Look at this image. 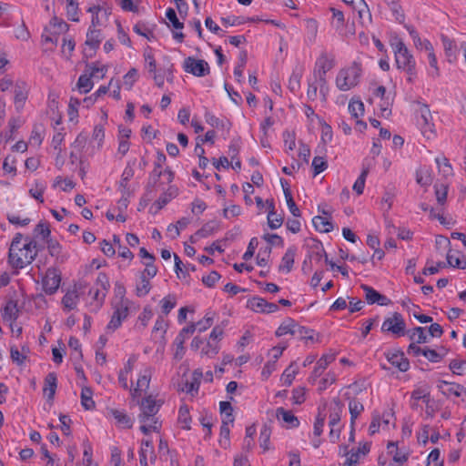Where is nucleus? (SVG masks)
Instances as JSON below:
<instances>
[{
	"instance_id": "nucleus-63",
	"label": "nucleus",
	"mask_w": 466,
	"mask_h": 466,
	"mask_svg": "<svg viewBox=\"0 0 466 466\" xmlns=\"http://www.w3.org/2000/svg\"><path fill=\"white\" fill-rule=\"evenodd\" d=\"M410 338L412 342L417 344L426 343L429 340L428 335L425 333L424 329L421 327L415 328L413 330H411Z\"/></svg>"
},
{
	"instance_id": "nucleus-41",
	"label": "nucleus",
	"mask_w": 466,
	"mask_h": 466,
	"mask_svg": "<svg viewBox=\"0 0 466 466\" xmlns=\"http://www.w3.org/2000/svg\"><path fill=\"white\" fill-rule=\"evenodd\" d=\"M94 392L89 387H83L81 390V405L86 410H94L96 402L93 399Z\"/></svg>"
},
{
	"instance_id": "nucleus-44",
	"label": "nucleus",
	"mask_w": 466,
	"mask_h": 466,
	"mask_svg": "<svg viewBox=\"0 0 466 466\" xmlns=\"http://www.w3.org/2000/svg\"><path fill=\"white\" fill-rule=\"evenodd\" d=\"M369 451V446L364 444L362 447H359L356 451H353L347 458L342 466H356L360 459L365 456Z\"/></svg>"
},
{
	"instance_id": "nucleus-20",
	"label": "nucleus",
	"mask_w": 466,
	"mask_h": 466,
	"mask_svg": "<svg viewBox=\"0 0 466 466\" xmlns=\"http://www.w3.org/2000/svg\"><path fill=\"white\" fill-rule=\"evenodd\" d=\"M314 228L319 232L328 233L333 229L331 221V210L321 209V215L316 216L312 219Z\"/></svg>"
},
{
	"instance_id": "nucleus-29",
	"label": "nucleus",
	"mask_w": 466,
	"mask_h": 466,
	"mask_svg": "<svg viewBox=\"0 0 466 466\" xmlns=\"http://www.w3.org/2000/svg\"><path fill=\"white\" fill-rule=\"evenodd\" d=\"M154 437L151 439H144L140 450V464L147 466L148 461L152 462L155 460L154 450L152 446Z\"/></svg>"
},
{
	"instance_id": "nucleus-9",
	"label": "nucleus",
	"mask_w": 466,
	"mask_h": 466,
	"mask_svg": "<svg viewBox=\"0 0 466 466\" xmlns=\"http://www.w3.org/2000/svg\"><path fill=\"white\" fill-rule=\"evenodd\" d=\"M329 425L330 427L329 439L332 442H336L339 437V427L338 426V423L343 411V405L339 400L334 399L330 403H329Z\"/></svg>"
},
{
	"instance_id": "nucleus-60",
	"label": "nucleus",
	"mask_w": 466,
	"mask_h": 466,
	"mask_svg": "<svg viewBox=\"0 0 466 466\" xmlns=\"http://www.w3.org/2000/svg\"><path fill=\"white\" fill-rule=\"evenodd\" d=\"M356 9L360 23L364 25H370L371 23V15L365 1L362 2V5H359Z\"/></svg>"
},
{
	"instance_id": "nucleus-21",
	"label": "nucleus",
	"mask_w": 466,
	"mask_h": 466,
	"mask_svg": "<svg viewBox=\"0 0 466 466\" xmlns=\"http://www.w3.org/2000/svg\"><path fill=\"white\" fill-rule=\"evenodd\" d=\"M108 288L109 281L107 277L105 274L100 273L97 277L96 289L90 290L93 299L97 302L98 306L103 302Z\"/></svg>"
},
{
	"instance_id": "nucleus-40",
	"label": "nucleus",
	"mask_w": 466,
	"mask_h": 466,
	"mask_svg": "<svg viewBox=\"0 0 466 466\" xmlns=\"http://www.w3.org/2000/svg\"><path fill=\"white\" fill-rule=\"evenodd\" d=\"M296 250L293 248H289L284 254L281 262L279 264V270L285 273H289L293 267L295 260Z\"/></svg>"
},
{
	"instance_id": "nucleus-15",
	"label": "nucleus",
	"mask_w": 466,
	"mask_h": 466,
	"mask_svg": "<svg viewBox=\"0 0 466 466\" xmlns=\"http://www.w3.org/2000/svg\"><path fill=\"white\" fill-rule=\"evenodd\" d=\"M85 285L83 283L75 284L69 289L62 299L64 309L72 310L76 308L80 295L84 292Z\"/></svg>"
},
{
	"instance_id": "nucleus-45",
	"label": "nucleus",
	"mask_w": 466,
	"mask_h": 466,
	"mask_svg": "<svg viewBox=\"0 0 466 466\" xmlns=\"http://www.w3.org/2000/svg\"><path fill=\"white\" fill-rule=\"evenodd\" d=\"M416 182L421 187H428L432 182L431 169L427 167H420L416 171Z\"/></svg>"
},
{
	"instance_id": "nucleus-26",
	"label": "nucleus",
	"mask_w": 466,
	"mask_h": 466,
	"mask_svg": "<svg viewBox=\"0 0 466 466\" xmlns=\"http://www.w3.org/2000/svg\"><path fill=\"white\" fill-rule=\"evenodd\" d=\"M388 361L398 368L400 371L408 370L410 363L404 357V353L400 350H390L386 354Z\"/></svg>"
},
{
	"instance_id": "nucleus-50",
	"label": "nucleus",
	"mask_w": 466,
	"mask_h": 466,
	"mask_svg": "<svg viewBox=\"0 0 466 466\" xmlns=\"http://www.w3.org/2000/svg\"><path fill=\"white\" fill-rule=\"evenodd\" d=\"M46 184L42 181H35L29 187V195L38 200L40 203L44 202L43 194L46 190Z\"/></svg>"
},
{
	"instance_id": "nucleus-3",
	"label": "nucleus",
	"mask_w": 466,
	"mask_h": 466,
	"mask_svg": "<svg viewBox=\"0 0 466 466\" xmlns=\"http://www.w3.org/2000/svg\"><path fill=\"white\" fill-rule=\"evenodd\" d=\"M35 244L27 238L17 235L9 248V261L17 268L29 265L36 256Z\"/></svg>"
},
{
	"instance_id": "nucleus-34",
	"label": "nucleus",
	"mask_w": 466,
	"mask_h": 466,
	"mask_svg": "<svg viewBox=\"0 0 466 466\" xmlns=\"http://www.w3.org/2000/svg\"><path fill=\"white\" fill-rule=\"evenodd\" d=\"M437 387L441 391V393L446 396L454 395L456 397H460L462 395V392L464 391L463 387H461V385L450 383L445 380L440 381Z\"/></svg>"
},
{
	"instance_id": "nucleus-7",
	"label": "nucleus",
	"mask_w": 466,
	"mask_h": 466,
	"mask_svg": "<svg viewBox=\"0 0 466 466\" xmlns=\"http://www.w3.org/2000/svg\"><path fill=\"white\" fill-rule=\"evenodd\" d=\"M416 112L418 125L420 127L422 135L427 139L433 138L436 135V131L430 108L426 105H419Z\"/></svg>"
},
{
	"instance_id": "nucleus-46",
	"label": "nucleus",
	"mask_w": 466,
	"mask_h": 466,
	"mask_svg": "<svg viewBox=\"0 0 466 466\" xmlns=\"http://www.w3.org/2000/svg\"><path fill=\"white\" fill-rule=\"evenodd\" d=\"M93 86L92 78L86 69L85 73L82 74L77 80L76 89L82 94H86L93 88Z\"/></svg>"
},
{
	"instance_id": "nucleus-56",
	"label": "nucleus",
	"mask_w": 466,
	"mask_h": 466,
	"mask_svg": "<svg viewBox=\"0 0 466 466\" xmlns=\"http://www.w3.org/2000/svg\"><path fill=\"white\" fill-rule=\"evenodd\" d=\"M370 101L373 102L375 99L384 100L387 96V90L383 86L378 85L376 83L371 84L370 86Z\"/></svg>"
},
{
	"instance_id": "nucleus-47",
	"label": "nucleus",
	"mask_w": 466,
	"mask_h": 466,
	"mask_svg": "<svg viewBox=\"0 0 466 466\" xmlns=\"http://www.w3.org/2000/svg\"><path fill=\"white\" fill-rule=\"evenodd\" d=\"M110 414L115 419L116 423L121 428H130L133 424L132 419L121 410H111Z\"/></svg>"
},
{
	"instance_id": "nucleus-38",
	"label": "nucleus",
	"mask_w": 466,
	"mask_h": 466,
	"mask_svg": "<svg viewBox=\"0 0 466 466\" xmlns=\"http://www.w3.org/2000/svg\"><path fill=\"white\" fill-rule=\"evenodd\" d=\"M329 418V404L319 409L318 417L314 423V435L319 437L323 431L326 418Z\"/></svg>"
},
{
	"instance_id": "nucleus-10",
	"label": "nucleus",
	"mask_w": 466,
	"mask_h": 466,
	"mask_svg": "<svg viewBox=\"0 0 466 466\" xmlns=\"http://www.w3.org/2000/svg\"><path fill=\"white\" fill-rule=\"evenodd\" d=\"M406 324L402 316L397 312L387 318L381 325L382 332H389L396 337L403 336Z\"/></svg>"
},
{
	"instance_id": "nucleus-1",
	"label": "nucleus",
	"mask_w": 466,
	"mask_h": 466,
	"mask_svg": "<svg viewBox=\"0 0 466 466\" xmlns=\"http://www.w3.org/2000/svg\"><path fill=\"white\" fill-rule=\"evenodd\" d=\"M137 356H131L118 374L120 385L128 389L133 398H138L147 392L153 374L152 367L137 366Z\"/></svg>"
},
{
	"instance_id": "nucleus-23",
	"label": "nucleus",
	"mask_w": 466,
	"mask_h": 466,
	"mask_svg": "<svg viewBox=\"0 0 466 466\" xmlns=\"http://www.w3.org/2000/svg\"><path fill=\"white\" fill-rule=\"evenodd\" d=\"M161 405V400L149 395L141 400L139 415L156 416Z\"/></svg>"
},
{
	"instance_id": "nucleus-42",
	"label": "nucleus",
	"mask_w": 466,
	"mask_h": 466,
	"mask_svg": "<svg viewBox=\"0 0 466 466\" xmlns=\"http://www.w3.org/2000/svg\"><path fill=\"white\" fill-rule=\"evenodd\" d=\"M56 390V376L55 373H49L45 380V386L43 389L44 395L52 400L55 396Z\"/></svg>"
},
{
	"instance_id": "nucleus-17",
	"label": "nucleus",
	"mask_w": 466,
	"mask_h": 466,
	"mask_svg": "<svg viewBox=\"0 0 466 466\" xmlns=\"http://www.w3.org/2000/svg\"><path fill=\"white\" fill-rule=\"evenodd\" d=\"M390 426H395V418L392 410H386L381 417H374L370 425V432L374 434L379 431L380 428L385 430L389 429Z\"/></svg>"
},
{
	"instance_id": "nucleus-24",
	"label": "nucleus",
	"mask_w": 466,
	"mask_h": 466,
	"mask_svg": "<svg viewBox=\"0 0 466 466\" xmlns=\"http://www.w3.org/2000/svg\"><path fill=\"white\" fill-rule=\"evenodd\" d=\"M276 417L280 424L288 429L297 428L299 425V419L289 410L284 408L276 410Z\"/></svg>"
},
{
	"instance_id": "nucleus-16",
	"label": "nucleus",
	"mask_w": 466,
	"mask_h": 466,
	"mask_svg": "<svg viewBox=\"0 0 466 466\" xmlns=\"http://www.w3.org/2000/svg\"><path fill=\"white\" fill-rule=\"evenodd\" d=\"M247 308L256 313L269 314L279 309L278 305L269 303L262 298L253 297L247 301Z\"/></svg>"
},
{
	"instance_id": "nucleus-54",
	"label": "nucleus",
	"mask_w": 466,
	"mask_h": 466,
	"mask_svg": "<svg viewBox=\"0 0 466 466\" xmlns=\"http://www.w3.org/2000/svg\"><path fill=\"white\" fill-rule=\"evenodd\" d=\"M151 74H153V79L158 87H162L164 86L165 78H167V80L169 82H171L173 78L171 69H167L164 71L156 70L155 72H151Z\"/></svg>"
},
{
	"instance_id": "nucleus-11",
	"label": "nucleus",
	"mask_w": 466,
	"mask_h": 466,
	"mask_svg": "<svg viewBox=\"0 0 466 466\" xmlns=\"http://www.w3.org/2000/svg\"><path fill=\"white\" fill-rule=\"evenodd\" d=\"M183 68L186 72L194 75L195 76H205L209 74L208 64L202 59L195 57H187L183 63Z\"/></svg>"
},
{
	"instance_id": "nucleus-51",
	"label": "nucleus",
	"mask_w": 466,
	"mask_h": 466,
	"mask_svg": "<svg viewBox=\"0 0 466 466\" xmlns=\"http://www.w3.org/2000/svg\"><path fill=\"white\" fill-rule=\"evenodd\" d=\"M298 367L291 363L282 373L280 380L283 385L289 387L292 384L298 374Z\"/></svg>"
},
{
	"instance_id": "nucleus-27",
	"label": "nucleus",
	"mask_w": 466,
	"mask_h": 466,
	"mask_svg": "<svg viewBox=\"0 0 466 466\" xmlns=\"http://www.w3.org/2000/svg\"><path fill=\"white\" fill-rule=\"evenodd\" d=\"M134 176V170L131 167H126L122 173L119 181V190L121 195H133L135 187L130 183Z\"/></svg>"
},
{
	"instance_id": "nucleus-52",
	"label": "nucleus",
	"mask_w": 466,
	"mask_h": 466,
	"mask_svg": "<svg viewBox=\"0 0 466 466\" xmlns=\"http://www.w3.org/2000/svg\"><path fill=\"white\" fill-rule=\"evenodd\" d=\"M296 323L292 319L284 320L276 330V336L282 337L288 334L294 335Z\"/></svg>"
},
{
	"instance_id": "nucleus-59",
	"label": "nucleus",
	"mask_w": 466,
	"mask_h": 466,
	"mask_svg": "<svg viewBox=\"0 0 466 466\" xmlns=\"http://www.w3.org/2000/svg\"><path fill=\"white\" fill-rule=\"evenodd\" d=\"M349 111L352 117L359 119L364 114V104L360 100L352 99L349 104Z\"/></svg>"
},
{
	"instance_id": "nucleus-2",
	"label": "nucleus",
	"mask_w": 466,
	"mask_h": 466,
	"mask_svg": "<svg viewBox=\"0 0 466 466\" xmlns=\"http://www.w3.org/2000/svg\"><path fill=\"white\" fill-rule=\"evenodd\" d=\"M0 92L13 95V105L17 112L24 109L30 93L29 84L13 75H5L0 78Z\"/></svg>"
},
{
	"instance_id": "nucleus-48",
	"label": "nucleus",
	"mask_w": 466,
	"mask_h": 466,
	"mask_svg": "<svg viewBox=\"0 0 466 466\" xmlns=\"http://www.w3.org/2000/svg\"><path fill=\"white\" fill-rule=\"evenodd\" d=\"M394 100V93L392 91H388L387 96L384 100H380L379 105L380 110V116L389 117L391 114V106Z\"/></svg>"
},
{
	"instance_id": "nucleus-61",
	"label": "nucleus",
	"mask_w": 466,
	"mask_h": 466,
	"mask_svg": "<svg viewBox=\"0 0 466 466\" xmlns=\"http://www.w3.org/2000/svg\"><path fill=\"white\" fill-rule=\"evenodd\" d=\"M232 410L233 409L228 401L220 402L222 423L229 424L233 422Z\"/></svg>"
},
{
	"instance_id": "nucleus-64",
	"label": "nucleus",
	"mask_w": 466,
	"mask_h": 466,
	"mask_svg": "<svg viewBox=\"0 0 466 466\" xmlns=\"http://www.w3.org/2000/svg\"><path fill=\"white\" fill-rule=\"evenodd\" d=\"M138 78V73L136 68H131L123 77V86L130 90Z\"/></svg>"
},
{
	"instance_id": "nucleus-12",
	"label": "nucleus",
	"mask_w": 466,
	"mask_h": 466,
	"mask_svg": "<svg viewBox=\"0 0 466 466\" xmlns=\"http://www.w3.org/2000/svg\"><path fill=\"white\" fill-rule=\"evenodd\" d=\"M140 430L145 435L155 433V440L160 441L159 430L161 422L157 416L139 415Z\"/></svg>"
},
{
	"instance_id": "nucleus-36",
	"label": "nucleus",
	"mask_w": 466,
	"mask_h": 466,
	"mask_svg": "<svg viewBox=\"0 0 466 466\" xmlns=\"http://www.w3.org/2000/svg\"><path fill=\"white\" fill-rule=\"evenodd\" d=\"M86 70L92 79L101 80L106 76L108 71V66L96 62L87 66Z\"/></svg>"
},
{
	"instance_id": "nucleus-18",
	"label": "nucleus",
	"mask_w": 466,
	"mask_h": 466,
	"mask_svg": "<svg viewBox=\"0 0 466 466\" xmlns=\"http://www.w3.org/2000/svg\"><path fill=\"white\" fill-rule=\"evenodd\" d=\"M61 282V275L56 268H48L42 280L43 289L47 294L55 293Z\"/></svg>"
},
{
	"instance_id": "nucleus-22",
	"label": "nucleus",
	"mask_w": 466,
	"mask_h": 466,
	"mask_svg": "<svg viewBox=\"0 0 466 466\" xmlns=\"http://www.w3.org/2000/svg\"><path fill=\"white\" fill-rule=\"evenodd\" d=\"M336 359L335 352H328L323 354L317 361L314 370L309 378V381L314 383L316 380L323 373L328 366Z\"/></svg>"
},
{
	"instance_id": "nucleus-4",
	"label": "nucleus",
	"mask_w": 466,
	"mask_h": 466,
	"mask_svg": "<svg viewBox=\"0 0 466 466\" xmlns=\"http://www.w3.org/2000/svg\"><path fill=\"white\" fill-rule=\"evenodd\" d=\"M223 334V329L217 326L212 329L208 339L195 337L191 341L190 348L192 350L198 352L200 357L211 359L219 351Z\"/></svg>"
},
{
	"instance_id": "nucleus-13",
	"label": "nucleus",
	"mask_w": 466,
	"mask_h": 466,
	"mask_svg": "<svg viewBox=\"0 0 466 466\" xmlns=\"http://www.w3.org/2000/svg\"><path fill=\"white\" fill-rule=\"evenodd\" d=\"M328 93L329 87L326 81L322 77H319V80H316L314 83L309 86L307 96L308 98L311 101H319L324 103L326 101Z\"/></svg>"
},
{
	"instance_id": "nucleus-39",
	"label": "nucleus",
	"mask_w": 466,
	"mask_h": 466,
	"mask_svg": "<svg viewBox=\"0 0 466 466\" xmlns=\"http://www.w3.org/2000/svg\"><path fill=\"white\" fill-rule=\"evenodd\" d=\"M24 123H25V120L20 116H12L9 119L8 125H7V130L5 133V142L14 138V135H15V131L19 127H21L24 125Z\"/></svg>"
},
{
	"instance_id": "nucleus-14",
	"label": "nucleus",
	"mask_w": 466,
	"mask_h": 466,
	"mask_svg": "<svg viewBox=\"0 0 466 466\" xmlns=\"http://www.w3.org/2000/svg\"><path fill=\"white\" fill-rule=\"evenodd\" d=\"M323 258L326 259L327 256L322 245L319 243L314 244L303 262L302 271L309 274L312 270L313 263H319Z\"/></svg>"
},
{
	"instance_id": "nucleus-8",
	"label": "nucleus",
	"mask_w": 466,
	"mask_h": 466,
	"mask_svg": "<svg viewBox=\"0 0 466 466\" xmlns=\"http://www.w3.org/2000/svg\"><path fill=\"white\" fill-rule=\"evenodd\" d=\"M68 30V25L57 17L50 20L42 35L46 43L56 44L60 35H64Z\"/></svg>"
},
{
	"instance_id": "nucleus-49",
	"label": "nucleus",
	"mask_w": 466,
	"mask_h": 466,
	"mask_svg": "<svg viewBox=\"0 0 466 466\" xmlns=\"http://www.w3.org/2000/svg\"><path fill=\"white\" fill-rule=\"evenodd\" d=\"M266 204L268 206L269 213L268 215V222L271 228H278L282 225L283 218L274 211V206L271 201L267 200Z\"/></svg>"
},
{
	"instance_id": "nucleus-19",
	"label": "nucleus",
	"mask_w": 466,
	"mask_h": 466,
	"mask_svg": "<svg viewBox=\"0 0 466 466\" xmlns=\"http://www.w3.org/2000/svg\"><path fill=\"white\" fill-rule=\"evenodd\" d=\"M91 14V25L90 28L97 29V27L105 26L109 16L107 9L99 5H92L87 9Z\"/></svg>"
},
{
	"instance_id": "nucleus-30",
	"label": "nucleus",
	"mask_w": 466,
	"mask_h": 466,
	"mask_svg": "<svg viewBox=\"0 0 466 466\" xmlns=\"http://www.w3.org/2000/svg\"><path fill=\"white\" fill-rule=\"evenodd\" d=\"M113 309L116 315L126 319L131 311L137 309V306L131 300L113 301Z\"/></svg>"
},
{
	"instance_id": "nucleus-6",
	"label": "nucleus",
	"mask_w": 466,
	"mask_h": 466,
	"mask_svg": "<svg viewBox=\"0 0 466 466\" xmlns=\"http://www.w3.org/2000/svg\"><path fill=\"white\" fill-rule=\"evenodd\" d=\"M361 69L356 63L339 71L336 77V86L341 91L354 88L360 82Z\"/></svg>"
},
{
	"instance_id": "nucleus-25",
	"label": "nucleus",
	"mask_w": 466,
	"mask_h": 466,
	"mask_svg": "<svg viewBox=\"0 0 466 466\" xmlns=\"http://www.w3.org/2000/svg\"><path fill=\"white\" fill-rule=\"evenodd\" d=\"M105 139V129L103 125H96L94 127L91 145L88 148L89 155L93 156L96 151H99L104 144Z\"/></svg>"
},
{
	"instance_id": "nucleus-33",
	"label": "nucleus",
	"mask_w": 466,
	"mask_h": 466,
	"mask_svg": "<svg viewBox=\"0 0 466 466\" xmlns=\"http://www.w3.org/2000/svg\"><path fill=\"white\" fill-rule=\"evenodd\" d=\"M177 194V187L173 185L169 186L163 195L152 205L151 209L155 208V212L160 210L171 199L175 198Z\"/></svg>"
},
{
	"instance_id": "nucleus-58",
	"label": "nucleus",
	"mask_w": 466,
	"mask_h": 466,
	"mask_svg": "<svg viewBox=\"0 0 466 466\" xmlns=\"http://www.w3.org/2000/svg\"><path fill=\"white\" fill-rule=\"evenodd\" d=\"M150 279L140 275L139 280L136 286V294L138 297H144L150 291Z\"/></svg>"
},
{
	"instance_id": "nucleus-55",
	"label": "nucleus",
	"mask_w": 466,
	"mask_h": 466,
	"mask_svg": "<svg viewBox=\"0 0 466 466\" xmlns=\"http://www.w3.org/2000/svg\"><path fill=\"white\" fill-rule=\"evenodd\" d=\"M448 264L454 268H466V258L463 255L459 252L456 253H449L447 255Z\"/></svg>"
},
{
	"instance_id": "nucleus-5",
	"label": "nucleus",
	"mask_w": 466,
	"mask_h": 466,
	"mask_svg": "<svg viewBox=\"0 0 466 466\" xmlns=\"http://www.w3.org/2000/svg\"><path fill=\"white\" fill-rule=\"evenodd\" d=\"M390 45L393 50L398 68L405 71L410 76L409 80L411 81L412 76L415 75L416 65L413 56L410 53L403 41L396 35L390 38Z\"/></svg>"
},
{
	"instance_id": "nucleus-37",
	"label": "nucleus",
	"mask_w": 466,
	"mask_h": 466,
	"mask_svg": "<svg viewBox=\"0 0 466 466\" xmlns=\"http://www.w3.org/2000/svg\"><path fill=\"white\" fill-rule=\"evenodd\" d=\"M201 376L202 372L200 370H195L192 374V380L190 381L187 380L183 386L178 387V390L193 395L198 391Z\"/></svg>"
},
{
	"instance_id": "nucleus-43",
	"label": "nucleus",
	"mask_w": 466,
	"mask_h": 466,
	"mask_svg": "<svg viewBox=\"0 0 466 466\" xmlns=\"http://www.w3.org/2000/svg\"><path fill=\"white\" fill-rule=\"evenodd\" d=\"M102 40L101 32L99 29L89 28L86 34V46L91 50H96Z\"/></svg>"
},
{
	"instance_id": "nucleus-28",
	"label": "nucleus",
	"mask_w": 466,
	"mask_h": 466,
	"mask_svg": "<svg viewBox=\"0 0 466 466\" xmlns=\"http://www.w3.org/2000/svg\"><path fill=\"white\" fill-rule=\"evenodd\" d=\"M424 51L427 53V58L430 66L429 75L433 78L439 77L440 68L432 45L431 43H424Z\"/></svg>"
},
{
	"instance_id": "nucleus-32",
	"label": "nucleus",
	"mask_w": 466,
	"mask_h": 466,
	"mask_svg": "<svg viewBox=\"0 0 466 466\" xmlns=\"http://www.w3.org/2000/svg\"><path fill=\"white\" fill-rule=\"evenodd\" d=\"M20 313L17 302L15 300H9L6 302L3 309L2 316L5 322L12 325L16 320Z\"/></svg>"
},
{
	"instance_id": "nucleus-53",
	"label": "nucleus",
	"mask_w": 466,
	"mask_h": 466,
	"mask_svg": "<svg viewBox=\"0 0 466 466\" xmlns=\"http://www.w3.org/2000/svg\"><path fill=\"white\" fill-rule=\"evenodd\" d=\"M442 44L444 53L447 56V60L449 63H454L456 61V54H455V44L452 40L448 37H442Z\"/></svg>"
},
{
	"instance_id": "nucleus-57",
	"label": "nucleus",
	"mask_w": 466,
	"mask_h": 466,
	"mask_svg": "<svg viewBox=\"0 0 466 466\" xmlns=\"http://www.w3.org/2000/svg\"><path fill=\"white\" fill-rule=\"evenodd\" d=\"M66 11L70 20L75 22L79 20L77 0H66Z\"/></svg>"
},
{
	"instance_id": "nucleus-35",
	"label": "nucleus",
	"mask_w": 466,
	"mask_h": 466,
	"mask_svg": "<svg viewBox=\"0 0 466 466\" xmlns=\"http://www.w3.org/2000/svg\"><path fill=\"white\" fill-rule=\"evenodd\" d=\"M361 288L365 293V298H366V300L368 301V303H370V304L378 303L380 305H387L388 304L387 298L383 295H380L378 291H376L372 288H370L367 285H362Z\"/></svg>"
},
{
	"instance_id": "nucleus-31",
	"label": "nucleus",
	"mask_w": 466,
	"mask_h": 466,
	"mask_svg": "<svg viewBox=\"0 0 466 466\" xmlns=\"http://www.w3.org/2000/svg\"><path fill=\"white\" fill-rule=\"evenodd\" d=\"M334 66V57L329 54H321L316 61V71L322 77Z\"/></svg>"
},
{
	"instance_id": "nucleus-62",
	"label": "nucleus",
	"mask_w": 466,
	"mask_h": 466,
	"mask_svg": "<svg viewBox=\"0 0 466 466\" xmlns=\"http://www.w3.org/2000/svg\"><path fill=\"white\" fill-rule=\"evenodd\" d=\"M76 43L73 38L69 36L63 37V43L61 46L62 56L68 59L71 56L72 52L75 49Z\"/></svg>"
}]
</instances>
